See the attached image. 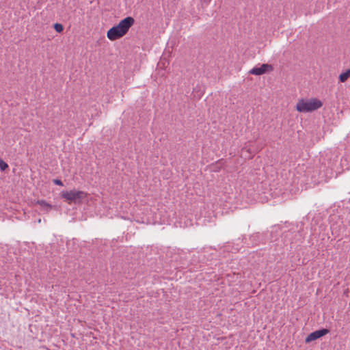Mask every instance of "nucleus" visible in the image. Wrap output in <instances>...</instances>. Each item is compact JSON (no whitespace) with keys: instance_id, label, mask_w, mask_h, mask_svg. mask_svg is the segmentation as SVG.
<instances>
[{"instance_id":"obj_10","label":"nucleus","mask_w":350,"mask_h":350,"mask_svg":"<svg viewBox=\"0 0 350 350\" xmlns=\"http://www.w3.org/2000/svg\"><path fill=\"white\" fill-rule=\"evenodd\" d=\"M53 183L57 185L63 186V183L59 179H54Z\"/></svg>"},{"instance_id":"obj_6","label":"nucleus","mask_w":350,"mask_h":350,"mask_svg":"<svg viewBox=\"0 0 350 350\" xmlns=\"http://www.w3.org/2000/svg\"><path fill=\"white\" fill-rule=\"evenodd\" d=\"M36 204H39L41 206L42 210L46 212L52 208V205L46 202L45 200H38L36 202Z\"/></svg>"},{"instance_id":"obj_1","label":"nucleus","mask_w":350,"mask_h":350,"mask_svg":"<svg viewBox=\"0 0 350 350\" xmlns=\"http://www.w3.org/2000/svg\"><path fill=\"white\" fill-rule=\"evenodd\" d=\"M134 23L135 19L133 17H126L107 31V38L111 41H115L122 38L129 32L130 28Z\"/></svg>"},{"instance_id":"obj_8","label":"nucleus","mask_w":350,"mask_h":350,"mask_svg":"<svg viewBox=\"0 0 350 350\" xmlns=\"http://www.w3.org/2000/svg\"><path fill=\"white\" fill-rule=\"evenodd\" d=\"M54 29L55 30L58 32V33H61L64 30V27L62 24L60 23H55L54 25Z\"/></svg>"},{"instance_id":"obj_4","label":"nucleus","mask_w":350,"mask_h":350,"mask_svg":"<svg viewBox=\"0 0 350 350\" xmlns=\"http://www.w3.org/2000/svg\"><path fill=\"white\" fill-rule=\"evenodd\" d=\"M273 70V66L271 64H263L260 66H255L249 71L250 75H262L263 74L270 72Z\"/></svg>"},{"instance_id":"obj_9","label":"nucleus","mask_w":350,"mask_h":350,"mask_svg":"<svg viewBox=\"0 0 350 350\" xmlns=\"http://www.w3.org/2000/svg\"><path fill=\"white\" fill-rule=\"evenodd\" d=\"M8 168V165L0 158V170L1 171H5Z\"/></svg>"},{"instance_id":"obj_3","label":"nucleus","mask_w":350,"mask_h":350,"mask_svg":"<svg viewBox=\"0 0 350 350\" xmlns=\"http://www.w3.org/2000/svg\"><path fill=\"white\" fill-rule=\"evenodd\" d=\"M89 194L83 191L72 189L69 191H63L61 193L62 198L68 204H81Z\"/></svg>"},{"instance_id":"obj_7","label":"nucleus","mask_w":350,"mask_h":350,"mask_svg":"<svg viewBox=\"0 0 350 350\" xmlns=\"http://www.w3.org/2000/svg\"><path fill=\"white\" fill-rule=\"evenodd\" d=\"M349 78H350V68L339 75L340 81L342 83L345 82Z\"/></svg>"},{"instance_id":"obj_2","label":"nucleus","mask_w":350,"mask_h":350,"mask_svg":"<svg viewBox=\"0 0 350 350\" xmlns=\"http://www.w3.org/2000/svg\"><path fill=\"white\" fill-rule=\"evenodd\" d=\"M323 106V102L317 98H301L298 99L295 108L299 113H312Z\"/></svg>"},{"instance_id":"obj_5","label":"nucleus","mask_w":350,"mask_h":350,"mask_svg":"<svg viewBox=\"0 0 350 350\" xmlns=\"http://www.w3.org/2000/svg\"><path fill=\"white\" fill-rule=\"evenodd\" d=\"M328 334V329H322L319 330H317L315 332H313L310 333L306 338V342L309 343L312 341L316 340L321 337L326 335Z\"/></svg>"}]
</instances>
